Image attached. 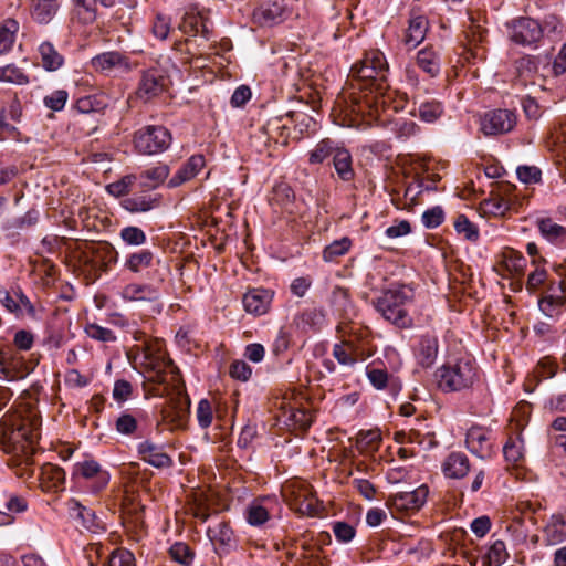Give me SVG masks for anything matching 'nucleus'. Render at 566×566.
<instances>
[{
  "label": "nucleus",
  "mask_w": 566,
  "mask_h": 566,
  "mask_svg": "<svg viewBox=\"0 0 566 566\" xmlns=\"http://www.w3.org/2000/svg\"><path fill=\"white\" fill-rule=\"evenodd\" d=\"M441 470L448 479H463L471 471L469 458L462 452H451L443 460Z\"/></svg>",
  "instance_id": "obj_30"
},
{
  "label": "nucleus",
  "mask_w": 566,
  "mask_h": 566,
  "mask_svg": "<svg viewBox=\"0 0 566 566\" xmlns=\"http://www.w3.org/2000/svg\"><path fill=\"white\" fill-rule=\"evenodd\" d=\"M163 391L158 395H168L169 399L161 410L163 421L170 426V429H184L190 416V398L184 389L179 370L177 378L167 376V381L161 382Z\"/></svg>",
  "instance_id": "obj_5"
},
{
  "label": "nucleus",
  "mask_w": 566,
  "mask_h": 566,
  "mask_svg": "<svg viewBox=\"0 0 566 566\" xmlns=\"http://www.w3.org/2000/svg\"><path fill=\"white\" fill-rule=\"evenodd\" d=\"M75 473L85 481V488L93 494L102 492L109 483L111 475L94 460L76 463Z\"/></svg>",
  "instance_id": "obj_14"
},
{
  "label": "nucleus",
  "mask_w": 566,
  "mask_h": 566,
  "mask_svg": "<svg viewBox=\"0 0 566 566\" xmlns=\"http://www.w3.org/2000/svg\"><path fill=\"white\" fill-rule=\"evenodd\" d=\"M207 535L213 545H218L223 552H230L237 546V536L231 528L229 522L219 521L210 525Z\"/></svg>",
  "instance_id": "obj_25"
},
{
  "label": "nucleus",
  "mask_w": 566,
  "mask_h": 566,
  "mask_svg": "<svg viewBox=\"0 0 566 566\" xmlns=\"http://www.w3.org/2000/svg\"><path fill=\"white\" fill-rule=\"evenodd\" d=\"M366 376L371 386L377 390L386 389L391 378L386 368L377 367L375 365L367 366Z\"/></svg>",
  "instance_id": "obj_54"
},
{
  "label": "nucleus",
  "mask_w": 566,
  "mask_h": 566,
  "mask_svg": "<svg viewBox=\"0 0 566 566\" xmlns=\"http://www.w3.org/2000/svg\"><path fill=\"white\" fill-rule=\"evenodd\" d=\"M41 419L38 411L21 407L4 422L0 449L10 455L9 465L17 469L21 478L33 474V455L40 438Z\"/></svg>",
  "instance_id": "obj_1"
},
{
  "label": "nucleus",
  "mask_w": 566,
  "mask_h": 566,
  "mask_svg": "<svg viewBox=\"0 0 566 566\" xmlns=\"http://www.w3.org/2000/svg\"><path fill=\"white\" fill-rule=\"evenodd\" d=\"M554 270L560 277L558 284H549L538 300L539 310L551 318L558 317L566 304V265H556Z\"/></svg>",
  "instance_id": "obj_8"
},
{
  "label": "nucleus",
  "mask_w": 566,
  "mask_h": 566,
  "mask_svg": "<svg viewBox=\"0 0 566 566\" xmlns=\"http://www.w3.org/2000/svg\"><path fill=\"white\" fill-rule=\"evenodd\" d=\"M61 0H32L30 13L40 24L50 23L60 9Z\"/></svg>",
  "instance_id": "obj_33"
},
{
  "label": "nucleus",
  "mask_w": 566,
  "mask_h": 566,
  "mask_svg": "<svg viewBox=\"0 0 566 566\" xmlns=\"http://www.w3.org/2000/svg\"><path fill=\"white\" fill-rule=\"evenodd\" d=\"M294 198L295 195L291 186L286 182H279L273 187L269 202L274 208L291 212Z\"/></svg>",
  "instance_id": "obj_35"
},
{
  "label": "nucleus",
  "mask_w": 566,
  "mask_h": 566,
  "mask_svg": "<svg viewBox=\"0 0 566 566\" xmlns=\"http://www.w3.org/2000/svg\"><path fill=\"white\" fill-rule=\"evenodd\" d=\"M331 303L337 312H346L350 306L348 290L335 286L332 291Z\"/></svg>",
  "instance_id": "obj_62"
},
{
  "label": "nucleus",
  "mask_w": 566,
  "mask_h": 566,
  "mask_svg": "<svg viewBox=\"0 0 566 566\" xmlns=\"http://www.w3.org/2000/svg\"><path fill=\"white\" fill-rule=\"evenodd\" d=\"M286 14L285 6L279 0H268L253 10L252 20L254 23L265 27L280 23Z\"/></svg>",
  "instance_id": "obj_18"
},
{
  "label": "nucleus",
  "mask_w": 566,
  "mask_h": 566,
  "mask_svg": "<svg viewBox=\"0 0 566 566\" xmlns=\"http://www.w3.org/2000/svg\"><path fill=\"white\" fill-rule=\"evenodd\" d=\"M91 65L96 72L109 74L115 70L128 72L130 64L128 57L117 51L103 52L91 60Z\"/></svg>",
  "instance_id": "obj_21"
},
{
  "label": "nucleus",
  "mask_w": 566,
  "mask_h": 566,
  "mask_svg": "<svg viewBox=\"0 0 566 566\" xmlns=\"http://www.w3.org/2000/svg\"><path fill=\"white\" fill-rule=\"evenodd\" d=\"M526 260L525 258L514 250H509L503 253L500 266L503 268L509 274H520L523 272Z\"/></svg>",
  "instance_id": "obj_46"
},
{
  "label": "nucleus",
  "mask_w": 566,
  "mask_h": 566,
  "mask_svg": "<svg viewBox=\"0 0 566 566\" xmlns=\"http://www.w3.org/2000/svg\"><path fill=\"white\" fill-rule=\"evenodd\" d=\"M509 554L506 552V546L503 541H495L489 548L486 553V560L489 566H501L505 563Z\"/></svg>",
  "instance_id": "obj_58"
},
{
  "label": "nucleus",
  "mask_w": 566,
  "mask_h": 566,
  "mask_svg": "<svg viewBox=\"0 0 566 566\" xmlns=\"http://www.w3.org/2000/svg\"><path fill=\"white\" fill-rule=\"evenodd\" d=\"M166 77L156 69L143 73L136 95L143 102L159 96L166 88Z\"/></svg>",
  "instance_id": "obj_15"
},
{
  "label": "nucleus",
  "mask_w": 566,
  "mask_h": 566,
  "mask_svg": "<svg viewBox=\"0 0 566 566\" xmlns=\"http://www.w3.org/2000/svg\"><path fill=\"white\" fill-rule=\"evenodd\" d=\"M169 172L170 169L167 165L159 164L140 172L138 180L143 188L155 189L167 179Z\"/></svg>",
  "instance_id": "obj_37"
},
{
  "label": "nucleus",
  "mask_w": 566,
  "mask_h": 566,
  "mask_svg": "<svg viewBox=\"0 0 566 566\" xmlns=\"http://www.w3.org/2000/svg\"><path fill=\"white\" fill-rule=\"evenodd\" d=\"M465 446L471 453L481 459L490 457L492 451L491 431L479 426L471 427L467 432Z\"/></svg>",
  "instance_id": "obj_19"
},
{
  "label": "nucleus",
  "mask_w": 566,
  "mask_h": 566,
  "mask_svg": "<svg viewBox=\"0 0 566 566\" xmlns=\"http://www.w3.org/2000/svg\"><path fill=\"white\" fill-rule=\"evenodd\" d=\"M41 479L44 482H49V489H60L65 482V471L54 464L48 463L41 467Z\"/></svg>",
  "instance_id": "obj_44"
},
{
  "label": "nucleus",
  "mask_w": 566,
  "mask_h": 566,
  "mask_svg": "<svg viewBox=\"0 0 566 566\" xmlns=\"http://www.w3.org/2000/svg\"><path fill=\"white\" fill-rule=\"evenodd\" d=\"M85 333L90 338L103 343H113L116 342L117 339L116 335L112 329L103 327L96 323L86 324Z\"/></svg>",
  "instance_id": "obj_57"
},
{
  "label": "nucleus",
  "mask_w": 566,
  "mask_h": 566,
  "mask_svg": "<svg viewBox=\"0 0 566 566\" xmlns=\"http://www.w3.org/2000/svg\"><path fill=\"white\" fill-rule=\"evenodd\" d=\"M274 293L268 289H251L242 298L244 310L255 316L265 314L272 303Z\"/></svg>",
  "instance_id": "obj_22"
},
{
  "label": "nucleus",
  "mask_w": 566,
  "mask_h": 566,
  "mask_svg": "<svg viewBox=\"0 0 566 566\" xmlns=\"http://www.w3.org/2000/svg\"><path fill=\"white\" fill-rule=\"evenodd\" d=\"M426 423L423 420L416 419V426L411 427L408 432H399L397 433V441H405L406 438L408 442L410 443H417L423 448H432L437 446V441L434 439V434L429 431L424 430Z\"/></svg>",
  "instance_id": "obj_31"
},
{
  "label": "nucleus",
  "mask_w": 566,
  "mask_h": 566,
  "mask_svg": "<svg viewBox=\"0 0 566 566\" xmlns=\"http://www.w3.org/2000/svg\"><path fill=\"white\" fill-rule=\"evenodd\" d=\"M19 23L13 19H7L0 24V54L9 52L15 41Z\"/></svg>",
  "instance_id": "obj_42"
},
{
  "label": "nucleus",
  "mask_w": 566,
  "mask_h": 566,
  "mask_svg": "<svg viewBox=\"0 0 566 566\" xmlns=\"http://www.w3.org/2000/svg\"><path fill=\"white\" fill-rule=\"evenodd\" d=\"M155 255L148 249H142L129 253L124 262V269L130 273L138 274L144 270L153 266Z\"/></svg>",
  "instance_id": "obj_36"
},
{
  "label": "nucleus",
  "mask_w": 566,
  "mask_h": 566,
  "mask_svg": "<svg viewBox=\"0 0 566 566\" xmlns=\"http://www.w3.org/2000/svg\"><path fill=\"white\" fill-rule=\"evenodd\" d=\"M517 122L514 112L510 109H492L480 118V129L485 136H496L511 132Z\"/></svg>",
  "instance_id": "obj_11"
},
{
  "label": "nucleus",
  "mask_w": 566,
  "mask_h": 566,
  "mask_svg": "<svg viewBox=\"0 0 566 566\" xmlns=\"http://www.w3.org/2000/svg\"><path fill=\"white\" fill-rule=\"evenodd\" d=\"M413 289L406 284L392 285L373 300V306L384 319L399 328H409L412 318L407 306L413 302Z\"/></svg>",
  "instance_id": "obj_4"
},
{
  "label": "nucleus",
  "mask_w": 566,
  "mask_h": 566,
  "mask_svg": "<svg viewBox=\"0 0 566 566\" xmlns=\"http://www.w3.org/2000/svg\"><path fill=\"white\" fill-rule=\"evenodd\" d=\"M438 352V337L430 332L421 334L413 347V355L417 364L422 368H429L436 363Z\"/></svg>",
  "instance_id": "obj_16"
},
{
  "label": "nucleus",
  "mask_w": 566,
  "mask_h": 566,
  "mask_svg": "<svg viewBox=\"0 0 566 566\" xmlns=\"http://www.w3.org/2000/svg\"><path fill=\"white\" fill-rule=\"evenodd\" d=\"M138 428V419L128 411H123L115 420V429L122 436H135Z\"/></svg>",
  "instance_id": "obj_47"
},
{
  "label": "nucleus",
  "mask_w": 566,
  "mask_h": 566,
  "mask_svg": "<svg viewBox=\"0 0 566 566\" xmlns=\"http://www.w3.org/2000/svg\"><path fill=\"white\" fill-rule=\"evenodd\" d=\"M138 176L134 174L125 175L120 179L106 186L109 195L119 198L126 196L133 186L137 182Z\"/></svg>",
  "instance_id": "obj_51"
},
{
  "label": "nucleus",
  "mask_w": 566,
  "mask_h": 566,
  "mask_svg": "<svg viewBox=\"0 0 566 566\" xmlns=\"http://www.w3.org/2000/svg\"><path fill=\"white\" fill-rule=\"evenodd\" d=\"M381 434L378 430L360 431L356 439V448L361 453H373L378 450Z\"/></svg>",
  "instance_id": "obj_43"
},
{
  "label": "nucleus",
  "mask_w": 566,
  "mask_h": 566,
  "mask_svg": "<svg viewBox=\"0 0 566 566\" xmlns=\"http://www.w3.org/2000/svg\"><path fill=\"white\" fill-rule=\"evenodd\" d=\"M428 30L429 21L427 17L412 10L402 40L405 45L409 49H415L426 39Z\"/></svg>",
  "instance_id": "obj_24"
},
{
  "label": "nucleus",
  "mask_w": 566,
  "mask_h": 566,
  "mask_svg": "<svg viewBox=\"0 0 566 566\" xmlns=\"http://www.w3.org/2000/svg\"><path fill=\"white\" fill-rule=\"evenodd\" d=\"M67 98L69 93L65 90H55L43 98V103L48 108L60 112L64 108Z\"/></svg>",
  "instance_id": "obj_60"
},
{
  "label": "nucleus",
  "mask_w": 566,
  "mask_h": 566,
  "mask_svg": "<svg viewBox=\"0 0 566 566\" xmlns=\"http://www.w3.org/2000/svg\"><path fill=\"white\" fill-rule=\"evenodd\" d=\"M333 165L338 175V177L344 181H349L354 178V169L352 166V155L350 153L339 146L337 151L333 157Z\"/></svg>",
  "instance_id": "obj_39"
},
{
  "label": "nucleus",
  "mask_w": 566,
  "mask_h": 566,
  "mask_svg": "<svg viewBox=\"0 0 566 566\" xmlns=\"http://www.w3.org/2000/svg\"><path fill=\"white\" fill-rule=\"evenodd\" d=\"M339 147V144L329 138H324L316 144V146L308 151V163L311 165H318L324 163L329 156H334Z\"/></svg>",
  "instance_id": "obj_40"
},
{
  "label": "nucleus",
  "mask_w": 566,
  "mask_h": 566,
  "mask_svg": "<svg viewBox=\"0 0 566 566\" xmlns=\"http://www.w3.org/2000/svg\"><path fill=\"white\" fill-rule=\"evenodd\" d=\"M27 509L28 502L24 497L0 491V526L11 524L12 514L22 513Z\"/></svg>",
  "instance_id": "obj_27"
},
{
  "label": "nucleus",
  "mask_w": 566,
  "mask_h": 566,
  "mask_svg": "<svg viewBox=\"0 0 566 566\" xmlns=\"http://www.w3.org/2000/svg\"><path fill=\"white\" fill-rule=\"evenodd\" d=\"M108 566H136L135 556L128 549L117 548L111 554Z\"/></svg>",
  "instance_id": "obj_63"
},
{
  "label": "nucleus",
  "mask_w": 566,
  "mask_h": 566,
  "mask_svg": "<svg viewBox=\"0 0 566 566\" xmlns=\"http://www.w3.org/2000/svg\"><path fill=\"white\" fill-rule=\"evenodd\" d=\"M352 247V241L344 237L339 240H335L328 244L323 251V259L325 262H333L337 258L346 254Z\"/></svg>",
  "instance_id": "obj_53"
},
{
  "label": "nucleus",
  "mask_w": 566,
  "mask_h": 566,
  "mask_svg": "<svg viewBox=\"0 0 566 566\" xmlns=\"http://www.w3.org/2000/svg\"><path fill=\"white\" fill-rule=\"evenodd\" d=\"M507 27L511 41L518 45H536L543 36L541 24L531 18H518L513 20Z\"/></svg>",
  "instance_id": "obj_12"
},
{
  "label": "nucleus",
  "mask_w": 566,
  "mask_h": 566,
  "mask_svg": "<svg viewBox=\"0 0 566 566\" xmlns=\"http://www.w3.org/2000/svg\"><path fill=\"white\" fill-rule=\"evenodd\" d=\"M543 542L546 546H555L566 542V515L552 514L542 527Z\"/></svg>",
  "instance_id": "obj_23"
},
{
  "label": "nucleus",
  "mask_w": 566,
  "mask_h": 566,
  "mask_svg": "<svg viewBox=\"0 0 566 566\" xmlns=\"http://www.w3.org/2000/svg\"><path fill=\"white\" fill-rule=\"evenodd\" d=\"M454 229L458 234L462 235L465 240L475 242L479 240L480 233L476 224L471 222L467 216L459 214L454 220Z\"/></svg>",
  "instance_id": "obj_50"
},
{
  "label": "nucleus",
  "mask_w": 566,
  "mask_h": 566,
  "mask_svg": "<svg viewBox=\"0 0 566 566\" xmlns=\"http://www.w3.org/2000/svg\"><path fill=\"white\" fill-rule=\"evenodd\" d=\"M418 114L421 120L433 123L443 114V106L436 99L422 102L419 105Z\"/></svg>",
  "instance_id": "obj_52"
},
{
  "label": "nucleus",
  "mask_w": 566,
  "mask_h": 566,
  "mask_svg": "<svg viewBox=\"0 0 566 566\" xmlns=\"http://www.w3.org/2000/svg\"><path fill=\"white\" fill-rule=\"evenodd\" d=\"M120 297L125 302H155L159 298V292L150 284L132 282L126 284L120 293Z\"/></svg>",
  "instance_id": "obj_26"
},
{
  "label": "nucleus",
  "mask_w": 566,
  "mask_h": 566,
  "mask_svg": "<svg viewBox=\"0 0 566 566\" xmlns=\"http://www.w3.org/2000/svg\"><path fill=\"white\" fill-rule=\"evenodd\" d=\"M276 506L277 501L273 496L255 499L245 507V520L252 526H262L270 520V516Z\"/></svg>",
  "instance_id": "obj_17"
},
{
  "label": "nucleus",
  "mask_w": 566,
  "mask_h": 566,
  "mask_svg": "<svg viewBox=\"0 0 566 566\" xmlns=\"http://www.w3.org/2000/svg\"><path fill=\"white\" fill-rule=\"evenodd\" d=\"M389 66L382 52L379 50L367 51L363 59L350 69V77L357 82V88L367 91L357 101L358 111L368 108L371 116H379L386 112L392 99V92L387 82Z\"/></svg>",
  "instance_id": "obj_2"
},
{
  "label": "nucleus",
  "mask_w": 566,
  "mask_h": 566,
  "mask_svg": "<svg viewBox=\"0 0 566 566\" xmlns=\"http://www.w3.org/2000/svg\"><path fill=\"white\" fill-rule=\"evenodd\" d=\"M160 205V196L145 192L128 197L122 201V207L130 213L148 212Z\"/></svg>",
  "instance_id": "obj_32"
},
{
  "label": "nucleus",
  "mask_w": 566,
  "mask_h": 566,
  "mask_svg": "<svg viewBox=\"0 0 566 566\" xmlns=\"http://www.w3.org/2000/svg\"><path fill=\"white\" fill-rule=\"evenodd\" d=\"M416 64L430 77H437L441 71V57L432 46H426L416 55Z\"/></svg>",
  "instance_id": "obj_34"
},
{
  "label": "nucleus",
  "mask_w": 566,
  "mask_h": 566,
  "mask_svg": "<svg viewBox=\"0 0 566 566\" xmlns=\"http://www.w3.org/2000/svg\"><path fill=\"white\" fill-rule=\"evenodd\" d=\"M538 229L542 235L554 244L566 243V228L555 223L552 219L538 221Z\"/></svg>",
  "instance_id": "obj_41"
},
{
  "label": "nucleus",
  "mask_w": 566,
  "mask_h": 566,
  "mask_svg": "<svg viewBox=\"0 0 566 566\" xmlns=\"http://www.w3.org/2000/svg\"><path fill=\"white\" fill-rule=\"evenodd\" d=\"M30 374V368L23 355L12 347H0V379L18 381Z\"/></svg>",
  "instance_id": "obj_10"
},
{
  "label": "nucleus",
  "mask_w": 566,
  "mask_h": 566,
  "mask_svg": "<svg viewBox=\"0 0 566 566\" xmlns=\"http://www.w3.org/2000/svg\"><path fill=\"white\" fill-rule=\"evenodd\" d=\"M209 12L197 6H188L179 23V30L188 35H201L206 40L211 36Z\"/></svg>",
  "instance_id": "obj_13"
},
{
  "label": "nucleus",
  "mask_w": 566,
  "mask_h": 566,
  "mask_svg": "<svg viewBox=\"0 0 566 566\" xmlns=\"http://www.w3.org/2000/svg\"><path fill=\"white\" fill-rule=\"evenodd\" d=\"M524 440L521 434L512 436L503 447V454L509 462L517 463L524 457Z\"/></svg>",
  "instance_id": "obj_45"
},
{
  "label": "nucleus",
  "mask_w": 566,
  "mask_h": 566,
  "mask_svg": "<svg viewBox=\"0 0 566 566\" xmlns=\"http://www.w3.org/2000/svg\"><path fill=\"white\" fill-rule=\"evenodd\" d=\"M133 338L142 345H136L138 352L143 355V366L147 374V379L151 382L161 384L167 381V376L177 378V366L167 357L164 342L158 338L148 337L139 329L130 332Z\"/></svg>",
  "instance_id": "obj_3"
},
{
  "label": "nucleus",
  "mask_w": 566,
  "mask_h": 566,
  "mask_svg": "<svg viewBox=\"0 0 566 566\" xmlns=\"http://www.w3.org/2000/svg\"><path fill=\"white\" fill-rule=\"evenodd\" d=\"M119 237L126 244L135 247L143 245L147 240L145 232L140 228L134 226L123 228Z\"/></svg>",
  "instance_id": "obj_59"
},
{
  "label": "nucleus",
  "mask_w": 566,
  "mask_h": 566,
  "mask_svg": "<svg viewBox=\"0 0 566 566\" xmlns=\"http://www.w3.org/2000/svg\"><path fill=\"white\" fill-rule=\"evenodd\" d=\"M140 459L155 468H169L172 465L171 458L164 451L161 446L150 441H143L137 447Z\"/></svg>",
  "instance_id": "obj_28"
},
{
  "label": "nucleus",
  "mask_w": 566,
  "mask_h": 566,
  "mask_svg": "<svg viewBox=\"0 0 566 566\" xmlns=\"http://www.w3.org/2000/svg\"><path fill=\"white\" fill-rule=\"evenodd\" d=\"M172 142L171 133L161 125H147L134 133V148L142 155H158L166 151Z\"/></svg>",
  "instance_id": "obj_7"
},
{
  "label": "nucleus",
  "mask_w": 566,
  "mask_h": 566,
  "mask_svg": "<svg viewBox=\"0 0 566 566\" xmlns=\"http://www.w3.org/2000/svg\"><path fill=\"white\" fill-rule=\"evenodd\" d=\"M438 386L442 391H459L472 386L476 368L470 359H458L442 365L436 373Z\"/></svg>",
  "instance_id": "obj_6"
},
{
  "label": "nucleus",
  "mask_w": 566,
  "mask_h": 566,
  "mask_svg": "<svg viewBox=\"0 0 566 566\" xmlns=\"http://www.w3.org/2000/svg\"><path fill=\"white\" fill-rule=\"evenodd\" d=\"M0 82L24 85L29 83V77L21 69L9 64L0 67Z\"/></svg>",
  "instance_id": "obj_55"
},
{
  "label": "nucleus",
  "mask_w": 566,
  "mask_h": 566,
  "mask_svg": "<svg viewBox=\"0 0 566 566\" xmlns=\"http://www.w3.org/2000/svg\"><path fill=\"white\" fill-rule=\"evenodd\" d=\"M169 555L172 560L182 566H190L195 559L193 549L184 542H176L169 548Z\"/></svg>",
  "instance_id": "obj_49"
},
{
  "label": "nucleus",
  "mask_w": 566,
  "mask_h": 566,
  "mask_svg": "<svg viewBox=\"0 0 566 566\" xmlns=\"http://www.w3.org/2000/svg\"><path fill=\"white\" fill-rule=\"evenodd\" d=\"M284 500L301 514L312 515L316 511V499L311 485L304 480H290L282 486Z\"/></svg>",
  "instance_id": "obj_9"
},
{
  "label": "nucleus",
  "mask_w": 566,
  "mask_h": 566,
  "mask_svg": "<svg viewBox=\"0 0 566 566\" xmlns=\"http://www.w3.org/2000/svg\"><path fill=\"white\" fill-rule=\"evenodd\" d=\"M428 488L421 485L412 491L398 492L390 497V503L397 511H418L427 501Z\"/></svg>",
  "instance_id": "obj_20"
},
{
  "label": "nucleus",
  "mask_w": 566,
  "mask_h": 566,
  "mask_svg": "<svg viewBox=\"0 0 566 566\" xmlns=\"http://www.w3.org/2000/svg\"><path fill=\"white\" fill-rule=\"evenodd\" d=\"M71 510L76 514L78 518L83 521V525L87 530L93 531L94 527L97 526L95 513L92 510L83 506L80 502L74 501L72 503Z\"/></svg>",
  "instance_id": "obj_61"
},
{
  "label": "nucleus",
  "mask_w": 566,
  "mask_h": 566,
  "mask_svg": "<svg viewBox=\"0 0 566 566\" xmlns=\"http://www.w3.org/2000/svg\"><path fill=\"white\" fill-rule=\"evenodd\" d=\"M302 554L301 557L304 559L305 566H325L326 565V556L323 555V551L321 547L316 545H305L302 544Z\"/></svg>",
  "instance_id": "obj_56"
},
{
  "label": "nucleus",
  "mask_w": 566,
  "mask_h": 566,
  "mask_svg": "<svg viewBox=\"0 0 566 566\" xmlns=\"http://www.w3.org/2000/svg\"><path fill=\"white\" fill-rule=\"evenodd\" d=\"M202 155H192L169 179L168 187L176 188L195 178L205 167Z\"/></svg>",
  "instance_id": "obj_29"
},
{
  "label": "nucleus",
  "mask_w": 566,
  "mask_h": 566,
  "mask_svg": "<svg viewBox=\"0 0 566 566\" xmlns=\"http://www.w3.org/2000/svg\"><path fill=\"white\" fill-rule=\"evenodd\" d=\"M39 54L41 57L42 66L46 71H56L59 70L63 63V55L55 49L53 43L49 41H44L39 45Z\"/></svg>",
  "instance_id": "obj_38"
},
{
  "label": "nucleus",
  "mask_w": 566,
  "mask_h": 566,
  "mask_svg": "<svg viewBox=\"0 0 566 566\" xmlns=\"http://www.w3.org/2000/svg\"><path fill=\"white\" fill-rule=\"evenodd\" d=\"M355 350V345L352 342H343L334 345L333 356L340 365L354 366L357 361Z\"/></svg>",
  "instance_id": "obj_48"
},
{
  "label": "nucleus",
  "mask_w": 566,
  "mask_h": 566,
  "mask_svg": "<svg viewBox=\"0 0 566 566\" xmlns=\"http://www.w3.org/2000/svg\"><path fill=\"white\" fill-rule=\"evenodd\" d=\"M133 395V386L125 379H118L113 387V399L118 403L126 402Z\"/></svg>",
  "instance_id": "obj_64"
}]
</instances>
